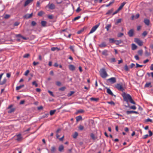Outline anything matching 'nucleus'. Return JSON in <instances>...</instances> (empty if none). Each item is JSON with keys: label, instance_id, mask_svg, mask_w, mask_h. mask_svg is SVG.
<instances>
[{"label": "nucleus", "instance_id": "f257e3e1", "mask_svg": "<svg viewBox=\"0 0 153 153\" xmlns=\"http://www.w3.org/2000/svg\"><path fill=\"white\" fill-rule=\"evenodd\" d=\"M122 96L123 97L124 101H126L128 103V102L129 101L131 103L135 104V102L133 100L130 95L128 94H126L125 93H123Z\"/></svg>", "mask_w": 153, "mask_h": 153}, {"label": "nucleus", "instance_id": "f03ea898", "mask_svg": "<svg viewBox=\"0 0 153 153\" xmlns=\"http://www.w3.org/2000/svg\"><path fill=\"white\" fill-rule=\"evenodd\" d=\"M100 72V76L103 78H105L108 76L105 69L104 68L101 69Z\"/></svg>", "mask_w": 153, "mask_h": 153}, {"label": "nucleus", "instance_id": "7ed1b4c3", "mask_svg": "<svg viewBox=\"0 0 153 153\" xmlns=\"http://www.w3.org/2000/svg\"><path fill=\"white\" fill-rule=\"evenodd\" d=\"M115 87L118 90L121 91H123L124 89L123 87L122 84H117L115 85Z\"/></svg>", "mask_w": 153, "mask_h": 153}, {"label": "nucleus", "instance_id": "20e7f679", "mask_svg": "<svg viewBox=\"0 0 153 153\" xmlns=\"http://www.w3.org/2000/svg\"><path fill=\"white\" fill-rule=\"evenodd\" d=\"M134 42L140 46L143 45V42L142 41L138 38H135L134 40Z\"/></svg>", "mask_w": 153, "mask_h": 153}, {"label": "nucleus", "instance_id": "39448f33", "mask_svg": "<svg viewBox=\"0 0 153 153\" xmlns=\"http://www.w3.org/2000/svg\"><path fill=\"white\" fill-rule=\"evenodd\" d=\"M107 81H109L111 84L114 83L116 81V78L114 77L107 79Z\"/></svg>", "mask_w": 153, "mask_h": 153}, {"label": "nucleus", "instance_id": "423d86ee", "mask_svg": "<svg viewBox=\"0 0 153 153\" xmlns=\"http://www.w3.org/2000/svg\"><path fill=\"white\" fill-rule=\"evenodd\" d=\"M99 26V24L96 25L93 27L91 29V30L90 31L89 33V34L92 33L94 32L97 29V28Z\"/></svg>", "mask_w": 153, "mask_h": 153}, {"label": "nucleus", "instance_id": "0eeeda50", "mask_svg": "<svg viewBox=\"0 0 153 153\" xmlns=\"http://www.w3.org/2000/svg\"><path fill=\"white\" fill-rule=\"evenodd\" d=\"M16 136L17 137L16 140L18 141H21L23 139V137H22L21 134H16Z\"/></svg>", "mask_w": 153, "mask_h": 153}, {"label": "nucleus", "instance_id": "6e6552de", "mask_svg": "<svg viewBox=\"0 0 153 153\" xmlns=\"http://www.w3.org/2000/svg\"><path fill=\"white\" fill-rule=\"evenodd\" d=\"M134 30L132 29H131L128 32V34L130 37H132L134 35Z\"/></svg>", "mask_w": 153, "mask_h": 153}, {"label": "nucleus", "instance_id": "1a4fd4ad", "mask_svg": "<svg viewBox=\"0 0 153 153\" xmlns=\"http://www.w3.org/2000/svg\"><path fill=\"white\" fill-rule=\"evenodd\" d=\"M144 22L147 26H149V25L150 20L147 19H144Z\"/></svg>", "mask_w": 153, "mask_h": 153}, {"label": "nucleus", "instance_id": "9d476101", "mask_svg": "<svg viewBox=\"0 0 153 153\" xmlns=\"http://www.w3.org/2000/svg\"><path fill=\"white\" fill-rule=\"evenodd\" d=\"M126 113L127 114H130L132 113H135L136 114H138V113L137 112L135 111H126Z\"/></svg>", "mask_w": 153, "mask_h": 153}, {"label": "nucleus", "instance_id": "9b49d317", "mask_svg": "<svg viewBox=\"0 0 153 153\" xmlns=\"http://www.w3.org/2000/svg\"><path fill=\"white\" fill-rule=\"evenodd\" d=\"M32 13H31L30 14H27L24 16V17L26 19H29L32 16Z\"/></svg>", "mask_w": 153, "mask_h": 153}, {"label": "nucleus", "instance_id": "f8f14e48", "mask_svg": "<svg viewBox=\"0 0 153 153\" xmlns=\"http://www.w3.org/2000/svg\"><path fill=\"white\" fill-rule=\"evenodd\" d=\"M102 54L105 56H107L108 55V51L106 50H104L102 52Z\"/></svg>", "mask_w": 153, "mask_h": 153}, {"label": "nucleus", "instance_id": "ddd939ff", "mask_svg": "<svg viewBox=\"0 0 153 153\" xmlns=\"http://www.w3.org/2000/svg\"><path fill=\"white\" fill-rule=\"evenodd\" d=\"M48 6L49 8L50 9H54L55 6L53 4H49L48 5Z\"/></svg>", "mask_w": 153, "mask_h": 153}, {"label": "nucleus", "instance_id": "4468645a", "mask_svg": "<svg viewBox=\"0 0 153 153\" xmlns=\"http://www.w3.org/2000/svg\"><path fill=\"white\" fill-rule=\"evenodd\" d=\"M69 69L71 71H74L75 69V67L72 65H69Z\"/></svg>", "mask_w": 153, "mask_h": 153}, {"label": "nucleus", "instance_id": "2eb2a0df", "mask_svg": "<svg viewBox=\"0 0 153 153\" xmlns=\"http://www.w3.org/2000/svg\"><path fill=\"white\" fill-rule=\"evenodd\" d=\"M99 47L101 48L105 47L106 46V44L105 42H102L99 45Z\"/></svg>", "mask_w": 153, "mask_h": 153}, {"label": "nucleus", "instance_id": "dca6fc26", "mask_svg": "<svg viewBox=\"0 0 153 153\" xmlns=\"http://www.w3.org/2000/svg\"><path fill=\"white\" fill-rule=\"evenodd\" d=\"M126 3V2H124L122 3L121 4L120 6L118 8V10H120L123 8V7L125 5Z\"/></svg>", "mask_w": 153, "mask_h": 153}, {"label": "nucleus", "instance_id": "f3484780", "mask_svg": "<svg viewBox=\"0 0 153 153\" xmlns=\"http://www.w3.org/2000/svg\"><path fill=\"white\" fill-rule=\"evenodd\" d=\"M149 87H152V86L151 85V83L150 82L146 83L145 85V88H148Z\"/></svg>", "mask_w": 153, "mask_h": 153}, {"label": "nucleus", "instance_id": "a211bd4d", "mask_svg": "<svg viewBox=\"0 0 153 153\" xmlns=\"http://www.w3.org/2000/svg\"><path fill=\"white\" fill-rule=\"evenodd\" d=\"M33 0H27L25 2L24 4V6H26L27 5L29 4L30 2L32 1Z\"/></svg>", "mask_w": 153, "mask_h": 153}, {"label": "nucleus", "instance_id": "6ab92c4d", "mask_svg": "<svg viewBox=\"0 0 153 153\" xmlns=\"http://www.w3.org/2000/svg\"><path fill=\"white\" fill-rule=\"evenodd\" d=\"M60 48H58V47H52L51 48V50L52 51H58L60 50Z\"/></svg>", "mask_w": 153, "mask_h": 153}, {"label": "nucleus", "instance_id": "aec40b11", "mask_svg": "<svg viewBox=\"0 0 153 153\" xmlns=\"http://www.w3.org/2000/svg\"><path fill=\"white\" fill-rule=\"evenodd\" d=\"M107 92L108 94L111 95H113V93L109 88H107Z\"/></svg>", "mask_w": 153, "mask_h": 153}, {"label": "nucleus", "instance_id": "412c9836", "mask_svg": "<svg viewBox=\"0 0 153 153\" xmlns=\"http://www.w3.org/2000/svg\"><path fill=\"white\" fill-rule=\"evenodd\" d=\"M126 107H129L130 109H132L133 110H135L136 109V107L134 105L129 106L128 105L127 106H126Z\"/></svg>", "mask_w": 153, "mask_h": 153}, {"label": "nucleus", "instance_id": "4be33fe9", "mask_svg": "<svg viewBox=\"0 0 153 153\" xmlns=\"http://www.w3.org/2000/svg\"><path fill=\"white\" fill-rule=\"evenodd\" d=\"M131 48L133 50H134L137 48V46L135 44H132L131 45Z\"/></svg>", "mask_w": 153, "mask_h": 153}, {"label": "nucleus", "instance_id": "5701e85b", "mask_svg": "<svg viewBox=\"0 0 153 153\" xmlns=\"http://www.w3.org/2000/svg\"><path fill=\"white\" fill-rule=\"evenodd\" d=\"M46 22L44 21H42L41 22L42 25L43 27H45L46 26Z\"/></svg>", "mask_w": 153, "mask_h": 153}, {"label": "nucleus", "instance_id": "b1692460", "mask_svg": "<svg viewBox=\"0 0 153 153\" xmlns=\"http://www.w3.org/2000/svg\"><path fill=\"white\" fill-rule=\"evenodd\" d=\"M24 86V85H20V86H17L16 88V90H18L20 89L21 88L23 87Z\"/></svg>", "mask_w": 153, "mask_h": 153}, {"label": "nucleus", "instance_id": "393cba45", "mask_svg": "<svg viewBox=\"0 0 153 153\" xmlns=\"http://www.w3.org/2000/svg\"><path fill=\"white\" fill-rule=\"evenodd\" d=\"M56 111V110H51L50 112V114L51 116L53 115Z\"/></svg>", "mask_w": 153, "mask_h": 153}, {"label": "nucleus", "instance_id": "a878e982", "mask_svg": "<svg viewBox=\"0 0 153 153\" xmlns=\"http://www.w3.org/2000/svg\"><path fill=\"white\" fill-rule=\"evenodd\" d=\"M113 9H111L109 10L106 13V15H110V14L113 11Z\"/></svg>", "mask_w": 153, "mask_h": 153}, {"label": "nucleus", "instance_id": "bb28decb", "mask_svg": "<svg viewBox=\"0 0 153 153\" xmlns=\"http://www.w3.org/2000/svg\"><path fill=\"white\" fill-rule=\"evenodd\" d=\"M76 121L78 122L82 119V117L81 116H79L76 117Z\"/></svg>", "mask_w": 153, "mask_h": 153}, {"label": "nucleus", "instance_id": "cd10ccee", "mask_svg": "<svg viewBox=\"0 0 153 153\" xmlns=\"http://www.w3.org/2000/svg\"><path fill=\"white\" fill-rule=\"evenodd\" d=\"M7 80L6 78H4L3 79V81L1 82L0 83V85H2L4 84L6 82Z\"/></svg>", "mask_w": 153, "mask_h": 153}, {"label": "nucleus", "instance_id": "c85d7f7f", "mask_svg": "<svg viewBox=\"0 0 153 153\" xmlns=\"http://www.w3.org/2000/svg\"><path fill=\"white\" fill-rule=\"evenodd\" d=\"M64 146L62 145H61L59 146V150L60 152H61L63 149Z\"/></svg>", "mask_w": 153, "mask_h": 153}, {"label": "nucleus", "instance_id": "c756f323", "mask_svg": "<svg viewBox=\"0 0 153 153\" xmlns=\"http://www.w3.org/2000/svg\"><path fill=\"white\" fill-rule=\"evenodd\" d=\"M122 20V19H117L116 21V22L115 23L116 25H117V24L120 23Z\"/></svg>", "mask_w": 153, "mask_h": 153}, {"label": "nucleus", "instance_id": "7c9ffc66", "mask_svg": "<svg viewBox=\"0 0 153 153\" xmlns=\"http://www.w3.org/2000/svg\"><path fill=\"white\" fill-rule=\"evenodd\" d=\"M90 100L91 101H98V100L99 99L98 98H94V97H91L90 99Z\"/></svg>", "mask_w": 153, "mask_h": 153}, {"label": "nucleus", "instance_id": "2f4dec72", "mask_svg": "<svg viewBox=\"0 0 153 153\" xmlns=\"http://www.w3.org/2000/svg\"><path fill=\"white\" fill-rule=\"evenodd\" d=\"M78 135V134L77 132H75L73 135V137L74 138H76Z\"/></svg>", "mask_w": 153, "mask_h": 153}, {"label": "nucleus", "instance_id": "473e14b6", "mask_svg": "<svg viewBox=\"0 0 153 153\" xmlns=\"http://www.w3.org/2000/svg\"><path fill=\"white\" fill-rule=\"evenodd\" d=\"M91 137L93 140H95L96 138L94 134L93 133H91Z\"/></svg>", "mask_w": 153, "mask_h": 153}, {"label": "nucleus", "instance_id": "72a5a7b5", "mask_svg": "<svg viewBox=\"0 0 153 153\" xmlns=\"http://www.w3.org/2000/svg\"><path fill=\"white\" fill-rule=\"evenodd\" d=\"M44 13V12L42 11H40L38 13V15L39 16H41Z\"/></svg>", "mask_w": 153, "mask_h": 153}, {"label": "nucleus", "instance_id": "f704fd0d", "mask_svg": "<svg viewBox=\"0 0 153 153\" xmlns=\"http://www.w3.org/2000/svg\"><path fill=\"white\" fill-rule=\"evenodd\" d=\"M111 27V25L110 24L108 25L105 27V28L106 29L107 31L109 30V28Z\"/></svg>", "mask_w": 153, "mask_h": 153}, {"label": "nucleus", "instance_id": "c9c22d12", "mask_svg": "<svg viewBox=\"0 0 153 153\" xmlns=\"http://www.w3.org/2000/svg\"><path fill=\"white\" fill-rule=\"evenodd\" d=\"M32 84L33 85H34L36 87H37L38 86L37 83L35 81H33L32 83Z\"/></svg>", "mask_w": 153, "mask_h": 153}, {"label": "nucleus", "instance_id": "e433bc0d", "mask_svg": "<svg viewBox=\"0 0 153 153\" xmlns=\"http://www.w3.org/2000/svg\"><path fill=\"white\" fill-rule=\"evenodd\" d=\"M74 91H71L70 93H68V97L71 96L74 93Z\"/></svg>", "mask_w": 153, "mask_h": 153}, {"label": "nucleus", "instance_id": "4c0bfd02", "mask_svg": "<svg viewBox=\"0 0 153 153\" xmlns=\"http://www.w3.org/2000/svg\"><path fill=\"white\" fill-rule=\"evenodd\" d=\"M55 150V148L54 146H52L51 147V152L53 153Z\"/></svg>", "mask_w": 153, "mask_h": 153}, {"label": "nucleus", "instance_id": "58836bf2", "mask_svg": "<svg viewBox=\"0 0 153 153\" xmlns=\"http://www.w3.org/2000/svg\"><path fill=\"white\" fill-rule=\"evenodd\" d=\"M143 50H140L138 51V53L139 54L141 55L143 53Z\"/></svg>", "mask_w": 153, "mask_h": 153}, {"label": "nucleus", "instance_id": "ea45409f", "mask_svg": "<svg viewBox=\"0 0 153 153\" xmlns=\"http://www.w3.org/2000/svg\"><path fill=\"white\" fill-rule=\"evenodd\" d=\"M14 109L13 108H11L10 110L8 111V112L9 113H10L14 111Z\"/></svg>", "mask_w": 153, "mask_h": 153}, {"label": "nucleus", "instance_id": "a19ab883", "mask_svg": "<svg viewBox=\"0 0 153 153\" xmlns=\"http://www.w3.org/2000/svg\"><path fill=\"white\" fill-rule=\"evenodd\" d=\"M36 23L34 21H32L31 23V25L32 26H34L35 25Z\"/></svg>", "mask_w": 153, "mask_h": 153}, {"label": "nucleus", "instance_id": "79ce46f5", "mask_svg": "<svg viewBox=\"0 0 153 153\" xmlns=\"http://www.w3.org/2000/svg\"><path fill=\"white\" fill-rule=\"evenodd\" d=\"M109 42L110 43H113L115 41L114 39H109Z\"/></svg>", "mask_w": 153, "mask_h": 153}, {"label": "nucleus", "instance_id": "37998d69", "mask_svg": "<svg viewBox=\"0 0 153 153\" xmlns=\"http://www.w3.org/2000/svg\"><path fill=\"white\" fill-rule=\"evenodd\" d=\"M30 56V54L28 53H26L24 55L23 57L25 58H28Z\"/></svg>", "mask_w": 153, "mask_h": 153}, {"label": "nucleus", "instance_id": "c03bdc74", "mask_svg": "<svg viewBox=\"0 0 153 153\" xmlns=\"http://www.w3.org/2000/svg\"><path fill=\"white\" fill-rule=\"evenodd\" d=\"M107 103L108 104H110L111 105H115L114 103L112 101H110V102H108Z\"/></svg>", "mask_w": 153, "mask_h": 153}, {"label": "nucleus", "instance_id": "a18cd8bd", "mask_svg": "<svg viewBox=\"0 0 153 153\" xmlns=\"http://www.w3.org/2000/svg\"><path fill=\"white\" fill-rule=\"evenodd\" d=\"M148 33L146 31H144L142 33V35L144 36H145Z\"/></svg>", "mask_w": 153, "mask_h": 153}, {"label": "nucleus", "instance_id": "49530a36", "mask_svg": "<svg viewBox=\"0 0 153 153\" xmlns=\"http://www.w3.org/2000/svg\"><path fill=\"white\" fill-rule=\"evenodd\" d=\"M29 70H27L25 72L24 75L25 76H27L28 74V73H29Z\"/></svg>", "mask_w": 153, "mask_h": 153}, {"label": "nucleus", "instance_id": "de8ad7c7", "mask_svg": "<svg viewBox=\"0 0 153 153\" xmlns=\"http://www.w3.org/2000/svg\"><path fill=\"white\" fill-rule=\"evenodd\" d=\"M79 128L81 130H82L84 128V127L80 125L79 127Z\"/></svg>", "mask_w": 153, "mask_h": 153}, {"label": "nucleus", "instance_id": "09e8293b", "mask_svg": "<svg viewBox=\"0 0 153 153\" xmlns=\"http://www.w3.org/2000/svg\"><path fill=\"white\" fill-rule=\"evenodd\" d=\"M136 68H141L143 67V65H140L137 63L136 64Z\"/></svg>", "mask_w": 153, "mask_h": 153}, {"label": "nucleus", "instance_id": "8fccbe9b", "mask_svg": "<svg viewBox=\"0 0 153 153\" xmlns=\"http://www.w3.org/2000/svg\"><path fill=\"white\" fill-rule=\"evenodd\" d=\"M124 69L126 71H128L129 70L128 68L127 65L125 66Z\"/></svg>", "mask_w": 153, "mask_h": 153}, {"label": "nucleus", "instance_id": "3c124183", "mask_svg": "<svg viewBox=\"0 0 153 153\" xmlns=\"http://www.w3.org/2000/svg\"><path fill=\"white\" fill-rule=\"evenodd\" d=\"M80 18V16H79L76 17L75 18H74V20L76 21V20L79 19Z\"/></svg>", "mask_w": 153, "mask_h": 153}, {"label": "nucleus", "instance_id": "603ef678", "mask_svg": "<svg viewBox=\"0 0 153 153\" xmlns=\"http://www.w3.org/2000/svg\"><path fill=\"white\" fill-rule=\"evenodd\" d=\"M114 1H111L108 4L106 5V6L108 7L111 4L114 3Z\"/></svg>", "mask_w": 153, "mask_h": 153}, {"label": "nucleus", "instance_id": "864d4df0", "mask_svg": "<svg viewBox=\"0 0 153 153\" xmlns=\"http://www.w3.org/2000/svg\"><path fill=\"white\" fill-rule=\"evenodd\" d=\"M84 110H82V109H80L79 110L77 111L78 113H82L84 112Z\"/></svg>", "mask_w": 153, "mask_h": 153}, {"label": "nucleus", "instance_id": "5fc2aeb1", "mask_svg": "<svg viewBox=\"0 0 153 153\" xmlns=\"http://www.w3.org/2000/svg\"><path fill=\"white\" fill-rule=\"evenodd\" d=\"M111 62H114L116 61L115 59L114 58H112L111 59Z\"/></svg>", "mask_w": 153, "mask_h": 153}, {"label": "nucleus", "instance_id": "6e6d98bb", "mask_svg": "<svg viewBox=\"0 0 153 153\" xmlns=\"http://www.w3.org/2000/svg\"><path fill=\"white\" fill-rule=\"evenodd\" d=\"M123 35V34L122 33H120L118 34V36L119 37H120Z\"/></svg>", "mask_w": 153, "mask_h": 153}, {"label": "nucleus", "instance_id": "4d7b16f0", "mask_svg": "<svg viewBox=\"0 0 153 153\" xmlns=\"http://www.w3.org/2000/svg\"><path fill=\"white\" fill-rule=\"evenodd\" d=\"M70 49L73 52H74V47L72 46H71L70 47Z\"/></svg>", "mask_w": 153, "mask_h": 153}, {"label": "nucleus", "instance_id": "13d9d810", "mask_svg": "<svg viewBox=\"0 0 153 153\" xmlns=\"http://www.w3.org/2000/svg\"><path fill=\"white\" fill-rule=\"evenodd\" d=\"M39 63L38 62H33V65L34 66L38 64H39Z\"/></svg>", "mask_w": 153, "mask_h": 153}, {"label": "nucleus", "instance_id": "bf43d9fd", "mask_svg": "<svg viewBox=\"0 0 153 153\" xmlns=\"http://www.w3.org/2000/svg\"><path fill=\"white\" fill-rule=\"evenodd\" d=\"M65 87H62L59 88V90L61 91H63L65 89Z\"/></svg>", "mask_w": 153, "mask_h": 153}, {"label": "nucleus", "instance_id": "052dcab7", "mask_svg": "<svg viewBox=\"0 0 153 153\" xmlns=\"http://www.w3.org/2000/svg\"><path fill=\"white\" fill-rule=\"evenodd\" d=\"M56 85L58 86H60L61 85V83L59 81L56 82Z\"/></svg>", "mask_w": 153, "mask_h": 153}, {"label": "nucleus", "instance_id": "680f3d73", "mask_svg": "<svg viewBox=\"0 0 153 153\" xmlns=\"http://www.w3.org/2000/svg\"><path fill=\"white\" fill-rule=\"evenodd\" d=\"M149 136H152L153 134V133H152V132L150 130H149Z\"/></svg>", "mask_w": 153, "mask_h": 153}, {"label": "nucleus", "instance_id": "e2e57ef3", "mask_svg": "<svg viewBox=\"0 0 153 153\" xmlns=\"http://www.w3.org/2000/svg\"><path fill=\"white\" fill-rule=\"evenodd\" d=\"M120 10H118V9H117V10L115 12H114L113 13V14H112V15H114L115 14H116V13H117Z\"/></svg>", "mask_w": 153, "mask_h": 153}, {"label": "nucleus", "instance_id": "0e129e2a", "mask_svg": "<svg viewBox=\"0 0 153 153\" xmlns=\"http://www.w3.org/2000/svg\"><path fill=\"white\" fill-rule=\"evenodd\" d=\"M10 17V15H8V14H6L5 16H4V18H5V19H8V18H9Z\"/></svg>", "mask_w": 153, "mask_h": 153}, {"label": "nucleus", "instance_id": "69168bd1", "mask_svg": "<svg viewBox=\"0 0 153 153\" xmlns=\"http://www.w3.org/2000/svg\"><path fill=\"white\" fill-rule=\"evenodd\" d=\"M140 15L139 14H137L135 16V18L136 19L138 18L139 17Z\"/></svg>", "mask_w": 153, "mask_h": 153}, {"label": "nucleus", "instance_id": "338daca9", "mask_svg": "<svg viewBox=\"0 0 153 153\" xmlns=\"http://www.w3.org/2000/svg\"><path fill=\"white\" fill-rule=\"evenodd\" d=\"M134 58L135 59L137 60H139V57L137 55H135L134 56Z\"/></svg>", "mask_w": 153, "mask_h": 153}, {"label": "nucleus", "instance_id": "774afa93", "mask_svg": "<svg viewBox=\"0 0 153 153\" xmlns=\"http://www.w3.org/2000/svg\"><path fill=\"white\" fill-rule=\"evenodd\" d=\"M150 69L152 71H153V64L151 65L150 67Z\"/></svg>", "mask_w": 153, "mask_h": 153}]
</instances>
